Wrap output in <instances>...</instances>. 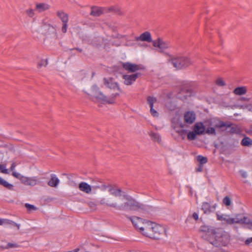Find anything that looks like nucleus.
<instances>
[{
    "label": "nucleus",
    "instance_id": "a878e982",
    "mask_svg": "<svg viewBox=\"0 0 252 252\" xmlns=\"http://www.w3.org/2000/svg\"><path fill=\"white\" fill-rule=\"evenodd\" d=\"M108 191L111 195L115 197L120 196L121 195L122 190L120 189H115L110 186Z\"/></svg>",
    "mask_w": 252,
    "mask_h": 252
},
{
    "label": "nucleus",
    "instance_id": "5701e85b",
    "mask_svg": "<svg viewBox=\"0 0 252 252\" xmlns=\"http://www.w3.org/2000/svg\"><path fill=\"white\" fill-rule=\"evenodd\" d=\"M233 92L236 95H242L247 93V89L245 86L238 87L236 88Z\"/></svg>",
    "mask_w": 252,
    "mask_h": 252
},
{
    "label": "nucleus",
    "instance_id": "79ce46f5",
    "mask_svg": "<svg viewBox=\"0 0 252 252\" xmlns=\"http://www.w3.org/2000/svg\"><path fill=\"white\" fill-rule=\"evenodd\" d=\"M223 203L226 205V206H229L231 205V199L230 198L226 196H225L223 199Z\"/></svg>",
    "mask_w": 252,
    "mask_h": 252
},
{
    "label": "nucleus",
    "instance_id": "39448f33",
    "mask_svg": "<svg viewBox=\"0 0 252 252\" xmlns=\"http://www.w3.org/2000/svg\"><path fill=\"white\" fill-rule=\"evenodd\" d=\"M155 223L152 221L148 220L146 222L145 226L140 231V232L144 236L152 238L153 236V229Z\"/></svg>",
    "mask_w": 252,
    "mask_h": 252
},
{
    "label": "nucleus",
    "instance_id": "3c124183",
    "mask_svg": "<svg viewBox=\"0 0 252 252\" xmlns=\"http://www.w3.org/2000/svg\"><path fill=\"white\" fill-rule=\"evenodd\" d=\"M226 218V216H224L223 215H220L219 214H217V219L219 220H224L225 221Z\"/></svg>",
    "mask_w": 252,
    "mask_h": 252
},
{
    "label": "nucleus",
    "instance_id": "0eeeda50",
    "mask_svg": "<svg viewBox=\"0 0 252 252\" xmlns=\"http://www.w3.org/2000/svg\"><path fill=\"white\" fill-rule=\"evenodd\" d=\"M41 29L43 33L46 35L51 34H54L55 36L57 35V32L55 28L50 24H48L44 21H43L42 23Z\"/></svg>",
    "mask_w": 252,
    "mask_h": 252
},
{
    "label": "nucleus",
    "instance_id": "49530a36",
    "mask_svg": "<svg viewBox=\"0 0 252 252\" xmlns=\"http://www.w3.org/2000/svg\"><path fill=\"white\" fill-rule=\"evenodd\" d=\"M216 84L219 86H224L225 85V83L221 78H219L216 80Z\"/></svg>",
    "mask_w": 252,
    "mask_h": 252
},
{
    "label": "nucleus",
    "instance_id": "412c9836",
    "mask_svg": "<svg viewBox=\"0 0 252 252\" xmlns=\"http://www.w3.org/2000/svg\"><path fill=\"white\" fill-rule=\"evenodd\" d=\"M50 177V180L47 183L48 185L51 187H57L60 183V180L54 174H51Z\"/></svg>",
    "mask_w": 252,
    "mask_h": 252
},
{
    "label": "nucleus",
    "instance_id": "f03ea898",
    "mask_svg": "<svg viewBox=\"0 0 252 252\" xmlns=\"http://www.w3.org/2000/svg\"><path fill=\"white\" fill-rule=\"evenodd\" d=\"M173 66L177 69H184L192 63L190 59L186 56L178 55L172 57L170 60Z\"/></svg>",
    "mask_w": 252,
    "mask_h": 252
},
{
    "label": "nucleus",
    "instance_id": "338daca9",
    "mask_svg": "<svg viewBox=\"0 0 252 252\" xmlns=\"http://www.w3.org/2000/svg\"><path fill=\"white\" fill-rule=\"evenodd\" d=\"M202 231H207V228L205 226L202 227V229H201Z\"/></svg>",
    "mask_w": 252,
    "mask_h": 252
},
{
    "label": "nucleus",
    "instance_id": "aec40b11",
    "mask_svg": "<svg viewBox=\"0 0 252 252\" xmlns=\"http://www.w3.org/2000/svg\"><path fill=\"white\" fill-rule=\"evenodd\" d=\"M226 122H223L220 120H217L213 122V125L216 129L220 131H225V127L226 126Z\"/></svg>",
    "mask_w": 252,
    "mask_h": 252
},
{
    "label": "nucleus",
    "instance_id": "58836bf2",
    "mask_svg": "<svg viewBox=\"0 0 252 252\" xmlns=\"http://www.w3.org/2000/svg\"><path fill=\"white\" fill-rule=\"evenodd\" d=\"M25 206L29 212L32 211H36L37 210V208L35 206L29 203H26Z\"/></svg>",
    "mask_w": 252,
    "mask_h": 252
},
{
    "label": "nucleus",
    "instance_id": "dca6fc26",
    "mask_svg": "<svg viewBox=\"0 0 252 252\" xmlns=\"http://www.w3.org/2000/svg\"><path fill=\"white\" fill-rule=\"evenodd\" d=\"M184 119L186 124H191L195 120V114L193 112H186L184 114Z\"/></svg>",
    "mask_w": 252,
    "mask_h": 252
},
{
    "label": "nucleus",
    "instance_id": "9b49d317",
    "mask_svg": "<svg viewBox=\"0 0 252 252\" xmlns=\"http://www.w3.org/2000/svg\"><path fill=\"white\" fill-rule=\"evenodd\" d=\"M153 45L155 47L158 48L160 49V52H163L165 49L170 47V45L169 42L164 41L159 38L157 40L153 41Z\"/></svg>",
    "mask_w": 252,
    "mask_h": 252
},
{
    "label": "nucleus",
    "instance_id": "052dcab7",
    "mask_svg": "<svg viewBox=\"0 0 252 252\" xmlns=\"http://www.w3.org/2000/svg\"><path fill=\"white\" fill-rule=\"evenodd\" d=\"M16 166V165L15 164V163L13 162L11 165L10 168V170L12 171H14L15 170V168Z\"/></svg>",
    "mask_w": 252,
    "mask_h": 252
},
{
    "label": "nucleus",
    "instance_id": "4468645a",
    "mask_svg": "<svg viewBox=\"0 0 252 252\" xmlns=\"http://www.w3.org/2000/svg\"><path fill=\"white\" fill-rule=\"evenodd\" d=\"M135 40L138 41H146L149 43L153 42V40L152 38L151 34L149 32H145L139 36L135 37Z\"/></svg>",
    "mask_w": 252,
    "mask_h": 252
},
{
    "label": "nucleus",
    "instance_id": "c756f323",
    "mask_svg": "<svg viewBox=\"0 0 252 252\" xmlns=\"http://www.w3.org/2000/svg\"><path fill=\"white\" fill-rule=\"evenodd\" d=\"M3 224L11 225L14 226H16L18 230L20 229V224H17V223L10 220L2 219V225Z\"/></svg>",
    "mask_w": 252,
    "mask_h": 252
},
{
    "label": "nucleus",
    "instance_id": "f704fd0d",
    "mask_svg": "<svg viewBox=\"0 0 252 252\" xmlns=\"http://www.w3.org/2000/svg\"><path fill=\"white\" fill-rule=\"evenodd\" d=\"M197 160L199 162V164L203 165L208 161L207 157H203L201 155H199L197 157Z\"/></svg>",
    "mask_w": 252,
    "mask_h": 252
},
{
    "label": "nucleus",
    "instance_id": "a211bd4d",
    "mask_svg": "<svg viewBox=\"0 0 252 252\" xmlns=\"http://www.w3.org/2000/svg\"><path fill=\"white\" fill-rule=\"evenodd\" d=\"M78 188L80 190L87 193L90 194L92 191V186L86 182H82L79 183Z\"/></svg>",
    "mask_w": 252,
    "mask_h": 252
},
{
    "label": "nucleus",
    "instance_id": "13d9d810",
    "mask_svg": "<svg viewBox=\"0 0 252 252\" xmlns=\"http://www.w3.org/2000/svg\"><path fill=\"white\" fill-rule=\"evenodd\" d=\"M203 165L201 164H199L197 168H196V172H201L203 170Z\"/></svg>",
    "mask_w": 252,
    "mask_h": 252
},
{
    "label": "nucleus",
    "instance_id": "393cba45",
    "mask_svg": "<svg viewBox=\"0 0 252 252\" xmlns=\"http://www.w3.org/2000/svg\"><path fill=\"white\" fill-rule=\"evenodd\" d=\"M104 13L114 12L118 14H120V9L116 6H110L109 7H103Z\"/></svg>",
    "mask_w": 252,
    "mask_h": 252
},
{
    "label": "nucleus",
    "instance_id": "f257e3e1",
    "mask_svg": "<svg viewBox=\"0 0 252 252\" xmlns=\"http://www.w3.org/2000/svg\"><path fill=\"white\" fill-rule=\"evenodd\" d=\"M126 202L118 205L116 203L107 204L108 207H112L118 210H133L137 211L144 209V205L129 196H125Z\"/></svg>",
    "mask_w": 252,
    "mask_h": 252
},
{
    "label": "nucleus",
    "instance_id": "1a4fd4ad",
    "mask_svg": "<svg viewBox=\"0 0 252 252\" xmlns=\"http://www.w3.org/2000/svg\"><path fill=\"white\" fill-rule=\"evenodd\" d=\"M129 219L132 222L133 226L137 229H139L140 231L143 228V226H145L146 222L148 221L137 217H129Z\"/></svg>",
    "mask_w": 252,
    "mask_h": 252
},
{
    "label": "nucleus",
    "instance_id": "7c9ffc66",
    "mask_svg": "<svg viewBox=\"0 0 252 252\" xmlns=\"http://www.w3.org/2000/svg\"><path fill=\"white\" fill-rule=\"evenodd\" d=\"M107 188V187L105 185L100 182L97 183L96 185H94L92 186V189H99L103 191L105 190Z\"/></svg>",
    "mask_w": 252,
    "mask_h": 252
},
{
    "label": "nucleus",
    "instance_id": "6ab92c4d",
    "mask_svg": "<svg viewBox=\"0 0 252 252\" xmlns=\"http://www.w3.org/2000/svg\"><path fill=\"white\" fill-rule=\"evenodd\" d=\"M193 130L197 135H201L205 132V126L201 122L197 123L194 125Z\"/></svg>",
    "mask_w": 252,
    "mask_h": 252
},
{
    "label": "nucleus",
    "instance_id": "c03bdc74",
    "mask_svg": "<svg viewBox=\"0 0 252 252\" xmlns=\"http://www.w3.org/2000/svg\"><path fill=\"white\" fill-rule=\"evenodd\" d=\"M0 170L2 173L4 174H8V170L6 169V165L5 164H0Z\"/></svg>",
    "mask_w": 252,
    "mask_h": 252
},
{
    "label": "nucleus",
    "instance_id": "c85d7f7f",
    "mask_svg": "<svg viewBox=\"0 0 252 252\" xmlns=\"http://www.w3.org/2000/svg\"><path fill=\"white\" fill-rule=\"evenodd\" d=\"M0 185H2L7 189L13 190V185L8 183L4 180H3L1 177H0Z\"/></svg>",
    "mask_w": 252,
    "mask_h": 252
},
{
    "label": "nucleus",
    "instance_id": "864d4df0",
    "mask_svg": "<svg viewBox=\"0 0 252 252\" xmlns=\"http://www.w3.org/2000/svg\"><path fill=\"white\" fill-rule=\"evenodd\" d=\"M166 106L170 110H173L175 109V106L169 104V103H166Z\"/></svg>",
    "mask_w": 252,
    "mask_h": 252
},
{
    "label": "nucleus",
    "instance_id": "20e7f679",
    "mask_svg": "<svg viewBox=\"0 0 252 252\" xmlns=\"http://www.w3.org/2000/svg\"><path fill=\"white\" fill-rule=\"evenodd\" d=\"M104 85L108 88L112 90L117 89L119 92L123 93V90L120 88L119 84L115 81L112 77L104 78L103 79Z\"/></svg>",
    "mask_w": 252,
    "mask_h": 252
},
{
    "label": "nucleus",
    "instance_id": "a19ab883",
    "mask_svg": "<svg viewBox=\"0 0 252 252\" xmlns=\"http://www.w3.org/2000/svg\"><path fill=\"white\" fill-rule=\"evenodd\" d=\"M20 246L16 243H8L5 248L6 249L19 248Z\"/></svg>",
    "mask_w": 252,
    "mask_h": 252
},
{
    "label": "nucleus",
    "instance_id": "680f3d73",
    "mask_svg": "<svg viewBox=\"0 0 252 252\" xmlns=\"http://www.w3.org/2000/svg\"><path fill=\"white\" fill-rule=\"evenodd\" d=\"M100 204H101V205H104V204H106L107 205V204L106 203V201H105V198H102L100 200V202H99Z\"/></svg>",
    "mask_w": 252,
    "mask_h": 252
},
{
    "label": "nucleus",
    "instance_id": "e2e57ef3",
    "mask_svg": "<svg viewBox=\"0 0 252 252\" xmlns=\"http://www.w3.org/2000/svg\"><path fill=\"white\" fill-rule=\"evenodd\" d=\"M245 108L248 109L249 111H251L252 110V105L249 104L245 106Z\"/></svg>",
    "mask_w": 252,
    "mask_h": 252
},
{
    "label": "nucleus",
    "instance_id": "2f4dec72",
    "mask_svg": "<svg viewBox=\"0 0 252 252\" xmlns=\"http://www.w3.org/2000/svg\"><path fill=\"white\" fill-rule=\"evenodd\" d=\"M181 93L185 94V96L186 97L191 96L193 94V92L190 88H184L181 90Z\"/></svg>",
    "mask_w": 252,
    "mask_h": 252
},
{
    "label": "nucleus",
    "instance_id": "5fc2aeb1",
    "mask_svg": "<svg viewBox=\"0 0 252 252\" xmlns=\"http://www.w3.org/2000/svg\"><path fill=\"white\" fill-rule=\"evenodd\" d=\"M240 173V175L243 178H247V173L245 171H243V170H240L239 171Z\"/></svg>",
    "mask_w": 252,
    "mask_h": 252
},
{
    "label": "nucleus",
    "instance_id": "cd10ccee",
    "mask_svg": "<svg viewBox=\"0 0 252 252\" xmlns=\"http://www.w3.org/2000/svg\"><path fill=\"white\" fill-rule=\"evenodd\" d=\"M241 144L243 146L250 147L252 145V139L249 137L245 136L242 139Z\"/></svg>",
    "mask_w": 252,
    "mask_h": 252
},
{
    "label": "nucleus",
    "instance_id": "37998d69",
    "mask_svg": "<svg viewBox=\"0 0 252 252\" xmlns=\"http://www.w3.org/2000/svg\"><path fill=\"white\" fill-rule=\"evenodd\" d=\"M88 206L90 207L91 209L92 210H95L96 208V204L93 201H90L88 203Z\"/></svg>",
    "mask_w": 252,
    "mask_h": 252
},
{
    "label": "nucleus",
    "instance_id": "473e14b6",
    "mask_svg": "<svg viewBox=\"0 0 252 252\" xmlns=\"http://www.w3.org/2000/svg\"><path fill=\"white\" fill-rule=\"evenodd\" d=\"M220 239V238H218V239H212V240H209V242L210 244H211L215 247H220L223 246L222 244L221 243Z\"/></svg>",
    "mask_w": 252,
    "mask_h": 252
},
{
    "label": "nucleus",
    "instance_id": "72a5a7b5",
    "mask_svg": "<svg viewBox=\"0 0 252 252\" xmlns=\"http://www.w3.org/2000/svg\"><path fill=\"white\" fill-rule=\"evenodd\" d=\"M147 100L151 108L154 107V104L157 101V99L155 97L149 96L147 98Z\"/></svg>",
    "mask_w": 252,
    "mask_h": 252
},
{
    "label": "nucleus",
    "instance_id": "603ef678",
    "mask_svg": "<svg viewBox=\"0 0 252 252\" xmlns=\"http://www.w3.org/2000/svg\"><path fill=\"white\" fill-rule=\"evenodd\" d=\"M12 175L13 176H14V177H15L19 180L22 176V175H21L20 173H19L18 172H13L12 173Z\"/></svg>",
    "mask_w": 252,
    "mask_h": 252
},
{
    "label": "nucleus",
    "instance_id": "4c0bfd02",
    "mask_svg": "<svg viewBox=\"0 0 252 252\" xmlns=\"http://www.w3.org/2000/svg\"><path fill=\"white\" fill-rule=\"evenodd\" d=\"M206 133L208 134H212L214 135H216V128L213 127H208L206 131Z\"/></svg>",
    "mask_w": 252,
    "mask_h": 252
},
{
    "label": "nucleus",
    "instance_id": "6e6552de",
    "mask_svg": "<svg viewBox=\"0 0 252 252\" xmlns=\"http://www.w3.org/2000/svg\"><path fill=\"white\" fill-rule=\"evenodd\" d=\"M57 16L63 22L62 31L65 33L67 31V23L68 21V15L63 11H58L57 12Z\"/></svg>",
    "mask_w": 252,
    "mask_h": 252
},
{
    "label": "nucleus",
    "instance_id": "774afa93",
    "mask_svg": "<svg viewBox=\"0 0 252 252\" xmlns=\"http://www.w3.org/2000/svg\"><path fill=\"white\" fill-rule=\"evenodd\" d=\"M78 251H79V249H76L74 250L73 252H78Z\"/></svg>",
    "mask_w": 252,
    "mask_h": 252
},
{
    "label": "nucleus",
    "instance_id": "423d86ee",
    "mask_svg": "<svg viewBox=\"0 0 252 252\" xmlns=\"http://www.w3.org/2000/svg\"><path fill=\"white\" fill-rule=\"evenodd\" d=\"M165 233V229L162 226L155 223L152 239H159Z\"/></svg>",
    "mask_w": 252,
    "mask_h": 252
},
{
    "label": "nucleus",
    "instance_id": "4be33fe9",
    "mask_svg": "<svg viewBox=\"0 0 252 252\" xmlns=\"http://www.w3.org/2000/svg\"><path fill=\"white\" fill-rule=\"evenodd\" d=\"M50 5L45 3H39L36 4L35 10L38 12H42L49 9Z\"/></svg>",
    "mask_w": 252,
    "mask_h": 252
},
{
    "label": "nucleus",
    "instance_id": "de8ad7c7",
    "mask_svg": "<svg viewBox=\"0 0 252 252\" xmlns=\"http://www.w3.org/2000/svg\"><path fill=\"white\" fill-rule=\"evenodd\" d=\"M29 177H25L22 175L20 180L21 182L25 185H27Z\"/></svg>",
    "mask_w": 252,
    "mask_h": 252
},
{
    "label": "nucleus",
    "instance_id": "2eb2a0df",
    "mask_svg": "<svg viewBox=\"0 0 252 252\" xmlns=\"http://www.w3.org/2000/svg\"><path fill=\"white\" fill-rule=\"evenodd\" d=\"M226 126L225 127V130L229 129L228 132L231 133H239L240 132V129L237 125L232 123L229 121H226Z\"/></svg>",
    "mask_w": 252,
    "mask_h": 252
},
{
    "label": "nucleus",
    "instance_id": "c9c22d12",
    "mask_svg": "<svg viewBox=\"0 0 252 252\" xmlns=\"http://www.w3.org/2000/svg\"><path fill=\"white\" fill-rule=\"evenodd\" d=\"M150 136L152 140L155 141L159 142L161 141V138L159 135L157 133L151 132Z\"/></svg>",
    "mask_w": 252,
    "mask_h": 252
},
{
    "label": "nucleus",
    "instance_id": "ddd939ff",
    "mask_svg": "<svg viewBox=\"0 0 252 252\" xmlns=\"http://www.w3.org/2000/svg\"><path fill=\"white\" fill-rule=\"evenodd\" d=\"M92 91L95 98L98 101H102L103 100H105L106 95L100 91L99 88L97 85H94L92 86Z\"/></svg>",
    "mask_w": 252,
    "mask_h": 252
},
{
    "label": "nucleus",
    "instance_id": "0e129e2a",
    "mask_svg": "<svg viewBox=\"0 0 252 252\" xmlns=\"http://www.w3.org/2000/svg\"><path fill=\"white\" fill-rule=\"evenodd\" d=\"M248 133L251 135H252V126L250 127Z\"/></svg>",
    "mask_w": 252,
    "mask_h": 252
},
{
    "label": "nucleus",
    "instance_id": "69168bd1",
    "mask_svg": "<svg viewBox=\"0 0 252 252\" xmlns=\"http://www.w3.org/2000/svg\"><path fill=\"white\" fill-rule=\"evenodd\" d=\"M73 49H75V50H76L77 51H78L79 52H82V49H81L80 48H75L74 49H73L72 50H73Z\"/></svg>",
    "mask_w": 252,
    "mask_h": 252
},
{
    "label": "nucleus",
    "instance_id": "f3484780",
    "mask_svg": "<svg viewBox=\"0 0 252 252\" xmlns=\"http://www.w3.org/2000/svg\"><path fill=\"white\" fill-rule=\"evenodd\" d=\"M104 14L103 7L92 6L91 7V11L90 15L94 17H99L101 15Z\"/></svg>",
    "mask_w": 252,
    "mask_h": 252
},
{
    "label": "nucleus",
    "instance_id": "7ed1b4c3",
    "mask_svg": "<svg viewBox=\"0 0 252 252\" xmlns=\"http://www.w3.org/2000/svg\"><path fill=\"white\" fill-rule=\"evenodd\" d=\"M240 215H236L235 218H231L228 216H226L225 222L228 224H232L234 223H238L240 224L248 225V228L252 229V220H251L247 217L244 216L242 218H239Z\"/></svg>",
    "mask_w": 252,
    "mask_h": 252
},
{
    "label": "nucleus",
    "instance_id": "b1692460",
    "mask_svg": "<svg viewBox=\"0 0 252 252\" xmlns=\"http://www.w3.org/2000/svg\"><path fill=\"white\" fill-rule=\"evenodd\" d=\"M120 95L119 93H115L112 94L109 97L106 96L105 100H103L102 102L108 103L113 104L115 102L116 98Z\"/></svg>",
    "mask_w": 252,
    "mask_h": 252
},
{
    "label": "nucleus",
    "instance_id": "9d476101",
    "mask_svg": "<svg viewBox=\"0 0 252 252\" xmlns=\"http://www.w3.org/2000/svg\"><path fill=\"white\" fill-rule=\"evenodd\" d=\"M123 68L128 72L133 73L141 69L139 65L130 62L121 63Z\"/></svg>",
    "mask_w": 252,
    "mask_h": 252
},
{
    "label": "nucleus",
    "instance_id": "f8f14e48",
    "mask_svg": "<svg viewBox=\"0 0 252 252\" xmlns=\"http://www.w3.org/2000/svg\"><path fill=\"white\" fill-rule=\"evenodd\" d=\"M141 75L140 73H136L131 75H124L122 77L124 79V83L126 85H131Z\"/></svg>",
    "mask_w": 252,
    "mask_h": 252
},
{
    "label": "nucleus",
    "instance_id": "bf43d9fd",
    "mask_svg": "<svg viewBox=\"0 0 252 252\" xmlns=\"http://www.w3.org/2000/svg\"><path fill=\"white\" fill-rule=\"evenodd\" d=\"M192 218L195 220H198V215L197 213L194 212L192 214Z\"/></svg>",
    "mask_w": 252,
    "mask_h": 252
},
{
    "label": "nucleus",
    "instance_id": "e433bc0d",
    "mask_svg": "<svg viewBox=\"0 0 252 252\" xmlns=\"http://www.w3.org/2000/svg\"><path fill=\"white\" fill-rule=\"evenodd\" d=\"M197 133L193 130V131H189L187 135L188 139L189 140H193L196 138Z\"/></svg>",
    "mask_w": 252,
    "mask_h": 252
},
{
    "label": "nucleus",
    "instance_id": "a18cd8bd",
    "mask_svg": "<svg viewBox=\"0 0 252 252\" xmlns=\"http://www.w3.org/2000/svg\"><path fill=\"white\" fill-rule=\"evenodd\" d=\"M47 64V60H41L38 63V67H41L43 66H45Z\"/></svg>",
    "mask_w": 252,
    "mask_h": 252
},
{
    "label": "nucleus",
    "instance_id": "4d7b16f0",
    "mask_svg": "<svg viewBox=\"0 0 252 252\" xmlns=\"http://www.w3.org/2000/svg\"><path fill=\"white\" fill-rule=\"evenodd\" d=\"M252 243V237L248 238L245 242L246 245L249 246Z\"/></svg>",
    "mask_w": 252,
    "mask_h": 252
},
{
    "label": "nucleus",
    "instance_id": "ea45409f",
    "mask_svg": "<svg viewBox=\"0 0 252 252\" xmlns=\"http://www.w3.org/2000/svg\"><path fill=\"white\" fill-rule=\"evenodd\" d=\"M37 184V180L35 178H29L27 185L34 186Z\"/></svg>",
    "mask_w": 252,
    "mask_h": 252
},
{
    "label": "nucleus",
    "instance_id": "09e8293b",
    "mask_svg": "<svg viewBox=\"0 0 252 252\" xmlns=\"http://www.w3.org/2000/svg\"><path fill=\"white\" fill-rule=\"evenodd\" d=\"M26 13L30 17H32L34 15V12L32 9H29L26 10Z\"/></svg>",
    "mask_w": 252,
    "mask_h": 252
},
{
    "label": "nucleus",
    "instance_id": "6e6d98bb",
    "mask_svg": "<svg viewBox=\"0 0 252 252\" xmlns=\"http://www.w3.org/2000/svg\"><path fill=\"white\" fill-rule=\"evenodd\" d=\"M178 132L181 135V136H184L187 133V130L182 129L178 131Z\"/></svg>",
    "mask_w": 252,
    "mask_h": 252
},
{
    "label": "nucleus",
    "instance_id": "8fccbe9b",
    "mask_svg": "<svg viewBox=\"0 0 252 252\" xmlns=\"http://www.w3.org/2000/svg\"><path fill=\"white\" fill-rule=\"evenodd\" d=\"M150 113L154 117H158V113L154 109V107L150 108Z\"/></svg>",
    "mask_w": 252,
    "mask_h": 252
},
{
    "label": "nucleus",
    "instance_id": "bb28decb",
    "mask_svg": "<svg viewBox=\"0 0 252 252\" xmlns=\"http://www.w3.org/2000/svg\"><path fill=\"white\" fill-rule=\"evenodd\" d=\"M201 209L204 213L206 214H210L212 212L211 205L208 202L203 203Z\"/></svg>",
    "mask_w": 252,
    "mask_h": 252
}]
</instances>
